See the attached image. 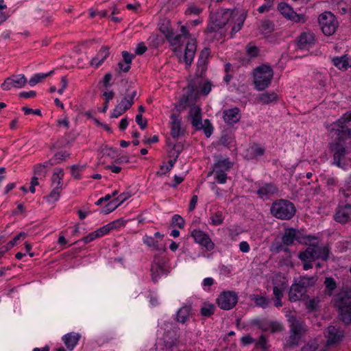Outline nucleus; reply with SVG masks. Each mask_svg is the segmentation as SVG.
<instances>
[{
  "label": "nucleus",
  "mask_w": 351,
  "mask_h": 351,
  "mask_svg": "<svg viewBox=\"0 0 351 351\" xmlns=\"http://www.w3.org/2000/svg\"><path fill=\"white\" fill-rule=\"evenodd\" d=\"M332 303L338 311L339 319L346 325L351 324V289L339 292Z\"/></svg>",
  "instance_id": "1"
},
{
  "label": "nucleus",
  "mask_w": 351,
  "mask_h": 351,
  "mask_svg": "<svg viewBox=\"0 0 351 351\" xmlns=\"http://www.w3.org/2000/svg\"><path fill=\"white\" fill-rule=\"evenodd\" d=\"M333 163L337 167L344 168L346 156L351 152V137L345 135H337L336 142L333 149Z\"/></svg>",
  "instance_id": "2"
},
{
  "label": "nucleus",
  "mask_w": 351,
  "mask_h": 351,
  "mask_svg": "<svg viewBox=\"0 0 351 351\" xmlns=\"http://www.w3.org/2000/svg\"><path fill=\"white\" fill-rule=\"evenodd\" d=\"M189 112V119L195 130H203L206 137H210L213 132V127L209 119H205L204 123L202 118V109L194 104L191 105Z\"/></svg>",
  "instance_id": "3"
},
{
  "label": "nucleus",
  "mask_w": 351,
  "mask_h": 351,
  "mask_svg": "<svg viewBox=\"0 0 351 351\" xmlns=\"http://www.w3.org/2000/svg\"><path fill=\"white\" fill-rule=\"evenodd\" d=\"M238 14V11L230 9L221 10L219 12L212 14L210 22L208 23L206 30L213 33L222 29L230 20Z\"/></svg>",
  "instance_id": "4"
},
{
  "label": "nucleus",
  "mask_w": 351,
  "mask_h": 351,
  "mask_svg": "<svg viewBox=\"0 0 351 351\" xmlns=\"http://www.w3.org/2000/svg\"><path fill=\"white\" fill-rule=\"evenodd\" d=\"M330 254L329 247L326 245L319 246L317 244H310L304 251L300 252L298 258L301 261L321 259L326 261L328 259Z\"/></svg>",
  "instance_id": "5"
},
{
  "label": "nucleus",
  "mask_w": 351,
  "mask_h": 351,
  "mask_svg": "<svg viewBox=\"0 0 351 351\" xmlns=\"http://www.w3.org/2000/svg\"><path fill=\"white\" fill-rule=\"evenodd\" d=\"M270 210L275 217L282 220H289L294 216L295 207L290 201L281 199L272 204Z\"/></svg>",
  "instance_id": "6"
},
{
  "label": "nucleus",
  "mask_w": 351,
  "mask_h": 351,
  "mask_svg": "<svg viewBox=\"0 0 351 351\" xmlns=\"http://www.w3.org/2000/svg\"><path fill=\"white\" fill-rule=\"evenodd\" d=\"M274 76L272 69L263 64L255 69L254 72V84L257 90L261 91L267 88L271 84Z\"/></svg>",
  "instance_id": "7"
},
{
  "label": "nucleus",
  "mask_w": 351,
  "mask_h": 351,
  "mask_svg": "<svg viewBox=\"0 0 351 351\" xmlns=\"http://www.w3.org/2000/svg\"><path fill=\"white\" fill-rule=\"evenodd\" d=\"M318 21L319 26L325 35L331 36L335 32L338 22L330 12H325L321 14Z\"/></svg>",
  "instance_id": "8"
},
{
  "label": "nucleus",
  "mask_w": 351,
  "mask_h": 351,
  "mask_svg": "<svg viewBox=\"0 0 351 351\" xmlns=\"http://www.w3.org/2000/svg\"><path fill=\"white\" fill-rule=\"evenodd\" d=\"M351 121V111L343 114L337 122L331 125L330 132L335 135H345L347 138L351 137V129L348 126V123Z\"/></svg>",
  "instance_id": "9"
},
{
  "label": "nucleus",
  "mask_w": 351,
  "mask_h": 351,
  "mask_svg": "<svg viewBox=\"0 0 351 351\" xmlns=\"http://www.w3.org/2000/svg\"><path fill=\"white\" fill-rule=\"evenodd\" d=\"M126 92L127 95L121 99L113 110L110 116L111 118H118L129 110L134 104V99L137 94L136 90H134L131 93H128V90H127Z\"/></svg>",
  "instance_id": "10"
},
{
  "label": "nucleus",
  "mask_w": 351,
  "mask_h": 351,
  "mask_svg": "<svg viewBox=\"0 0 351 351\" xmlns=\"http://www.w3.org/2000/svg\"><path fill=\"white\" fill-rule=\"evenodd\" d=\"M197 95V86L195 83L190 82L187 86V95H184L178 104L176 106L178 111L181 112L187 106L195 103V97Z\"/></svg>",
  "instance_id": "11"
},
{
  "label": "nucleus",
  "mask_w": 351,
  "mask_h": 351,
  "mask_svg": "<svg viewBox=\"0 0 351 351\" xmlns=\"http://www.w3.org/2000/svg\"><path fill=\"white\" fill-rule=\"evenodd\" d=\"M238 302V297L234 291H223L217 299L218 306L223 310L232 308Z\"/></svg>",
  "instance_id": "12"
},
{
  "label": "nucleus",
  "mask_w": 351,
  "mask_h": 351,
  "mask_svg": "<svg viewBox=\"0 0 351 351\" xmlns=\"http://www.w3.org/2000/svg\"><path fill=\"white\" fill-rule=\"evenodd\" d=\"M27 82L24 75H12L7 77L1 84V88L5 90H9L12 87L16 88H23Z\"/></svg>",
  "instance_id": "13"
},
{
  "label": "nucleus",
  "mask_w": 351,
  "mask_h": 351,
  "mask_svg": "<svg viewBox=\"0 0 351 351\" xmlns=\"http://www.w3.org/2000/svg\"><path fill=\"white\" fill-rule=\"evenodd\" d=\"M191 236L194 238L196 243L205 247L208 250L214 248V243L211 241L209 236L203 231L194 230L191 232Z\"/></svg>",
  "instance_id": "14"
},
{
  "label": "nucleus",
  "mask_w": 351,
  "mask_h": 351,
  "mask_svg": "<svg viewBox=\"0 0 351 351\" xmlns=\"http://www.w3.org/2000/svg\"><path fill=\"white\" fill-rule=\"evenodd\" d=\"M334 218L337 222L341 224L351 221V204L339 207Z\"/></svg>",
  "instance_id": "15"
},
{
  "label": "nucleus",
  "mask_w": 351,
  "mask_h": 351,
  "mask_svg": "<svg viewBox=\"0 0 351 351\" xmlns=\"http://www.w3.org/2000/svg\"><path fill=\"white\" fill-rule=\"evenodd\" d=\"M131 195L129 193H123L120 194L117 198L114 199L108 204H107L102 209L103 214H108L115 210L118 206L127 200Z\"/></svg>",
  "instance_id": "16"
},
{
  "label": "nucleus",
  "mask_w": 351,
  "mask_h": 351,
  "mask_svg": "<svg viewBox=\"0 0 351 351\" xmlns=\"http://www.w3.org/2000/svg\"><path fill=\"white\" fill-rule=\"evenodd\" d=\"M326 337L328 339V344H334L342 340L343 332L336 326H330L327 328Z\"/></svg>",
  "instance_id": "17"
},
{
  "label": "nucleus",
  "mask_w": 351,
  "mask_h": 351,
  "mask_svg": "<svg viewBox=\"0 0 351 351\" xmlns=\"http://www.w3.org/2000/svg\"><path fill=\"white\" fill-rule=\"evenodd\" d=\"M223 118L225 123L228 125H233L237 123L241 119L239 108L235 107L223 110Z\"/></svg>",
  "instance_id": "18"
},
{
  "label": "nucleus",
  "mask_w": 351,
  "mask_h": 351,
  "mask_svg": "<svg viewBox=\"0 0 351 351\" xmlns=\"http://www.w3.org/2000/svg\"><path fill=\"white\" fill-rule=\"evenodd\" d=\"M282 240L286 245H291L295 240L302 243L301 232L295 228H288L285 230Z\"/></svg>",
  "instance_id": "19"
},
{
  "label": "nucleus",
  "mask_w": 351,
  "mask_h": 351,
  "mask_svg": "<svg viewBox=\"0 0 351 351\" xmlns=\"http://www.w3.org/2000/svg\"><path fill=\"white\" fill-rule=\"evenodd\" d=\"M314 34L311 32H304L298 38V45L300 49H308L315 45Z\"/></svg>",
  "instance_id": "20"
},
{
  "label": "nucleus",
  "mask_w": 351,
  "mask_h": 351,
  "mask_svg": "<svg viewBox=\"0 0 351 351\" xmlns=\"http://www.w3.org/2000/svg\"><path fill=\"white\" fill-rule=\"evenodd\" d=\"M109 47L103 46L100 49L97 56L91 60L90 64L95 65L96 67H99L109 56Z\"/></svg>",
  "instance_id": "21"
},
{
  "label": "nucleus",
  "mask_w": 351,
  "mask_h": 351,
  "mask_svg": "<svg viewBox=\"0 0 351 351\" xmlns=\"http://www.w3.org/2000/svg\"><path fill=\"white\" fill-rule=\"evenodd\" d=\"M278 191V189L276 185L271 183H267L258 189L257 194L263 198L276 194Z\"/></svg>",
  "instance_id": "22"
},
{
  "label": "nucleus",
  "mask_w": 351,
  "mask_h": 351,
  "mask_svg": "<svg viewBox=\"0 0 351 351\" xmlns=\"http://www.w3.org/2000/svg\"><path fill=\"white\" fill-rule=\"evenodd\" d=\"M306 292V289L299 287L298 283L293 285L289 290V298L291 302L300 300Z\"/></svg>",
  "instance_id": "23"
},
{
  "label": "nucleus",
  "mask_w": 351,
  "mask_h": 351,
  "mask_svg": "<svg viewBox=\"0 0 351 351\" xmlns=\"http://www.w3.org/2000/svg\"><path fill=\"white\" fill-rule=\"evenodd\" d=\"M171 135L173 138H176L183 134L181 130V121L178 117L173 114L171 117Z\"/></svg>",
  "instance_id": "24"
},
{
  "label": "nucleus",
  "mask_w": 351,
  "mask_h": 351,
  "mask_svg": "<svg viewBox=\"0 0 351 351\" xmlns=\"http://www.w3.org/2000/svg\"><path fill=\"white\" fill-rule=\"evenodd\" d=\"M278 10L282 14L289 19L295 20V17L300 18V16L293 10L292 8L285 2H280L278 4Z\"/></svg>",
  "instance_id": "25"
},
{
  "label": "nucleus",
  "mask_w": 351,
  "mask_h": 351,
  "mask_svg": "<svg viewBox=\"0 0 351 351\" xmlns=\"http://www.w3.org/2000/svg\"><path fill=\"white\" fill-rule=\"evenodd\" d=\"M196 50V45L194 43H188L184 51V61L186 66L191 64V62L194 58L195 53Z\"/></svg>",
  "instance_id": "26"
},
{
  "label": "nucleus",
  "mask_w": 351,
  "mask_h": 351,
  "mask_svg": "<svg viewBox=\"0 0 351 351\" xmlns=\"http://www.w3.org/2000/svg\"><path fill=\"white\" fill-rule=\"evenodd\" d=\"M80 338V335L77 333L71 332L65 335L62 337V340L66 345V348L72 350L75 346L77 344V342Z\"/></svg>",
  "instance_id": "27"
},
{
  "label": "nucleus",
  "mask_w": 351,
  "mask_h": 351,
  "mask_svg": "<svg viewBox=\"0 0 351 351\" xmlns=\"http://www.w3.org/2000/svg\"><path fill=\"white\" fill-rule=\"evenodd\" d=\"M305 324L295 319H293L290 325V332L302 337L306 332Z\"/></svg>",
  "instance_id": "28"
},
{
  "label": "nucleus",
  "mask_w": 351,
  "mask_h": 351,
  "mask_svg": "<svg viewBox=\"0 0 351 351\" xmlns=\"http://www.w3.org/2000/svg\"><path fill=\"white\" fill-rule=\"evenodd\" d=\"M256 101L261 104H267L277 99V95L275 93H264L259 94L256 97Z\"/></svg>",
  "instance_id": "29"
},
{
  "label": "nucleus",
  "mask_w": 351,
  "mask_h": 351,
  "mask_svg": "<svg viewBox=\"0 0 351 351\" xmlns=\"http://www.w3.org/2000/svg\"><path fill=\"white\" fill-rule=\"evenodd\" d=\"M151 271L152 280L154 282H156L158 280L160 274L167 273L163 263H160V261L157 262L156 265L152 267Z\"/></svg>",
  "instance_id": "30"
},
{
  "label": "nucleus",
  "mask_w": 351,
  "mask_h": 351,
  "mask_svg": "<svg viewBox=\"0 0 351 351\" xmlns=\"http://www.w3.org/2000/svg\"><path fill=\"white\" fill-rule=\"evenodd\" d=\"M64 173L62 169H56L51 177L52 184H56L55 187L62 188V180Z\"/></svg>",
  "instance_id": "31"
},
{
  "label": "nucleus",
  "mask_w": 351,
  "mask_h": 351,
  "mask_svg": "<svg viewBox=\"0 0 351 351\" xmlns=\"http://www.w3.org/2000/svg\"><path fill=\"white\" fill-rule=\"evenodd\" d=\"M332 62L339 69L346 70L349 65V57L347 55L341 57H335L332 58Z\"/></svg>",
  "instance_id": "32"
},
{
  "label": "nucleus",
  "mask_w": 351,
  "mask_h": 351,
  "mask_svg": "<svg viewBox=\"0 0 351 351\" xmlns=\"http://www.w3.org/2000/svg\"><path fill=\"white\" fill-rule=\"evenodd\" d=\"M232 167V164L229 159L219 160L214 164L213 171L226 172Z\"/></svg>",
  "instance_id": "33"
},
{
  "label": "nucleus",
  "mask_w": 351,
  "mask_h": 351,
  "mask_svg": "<svg viewBox=\"0 0 351 351\" xmlns=\"http://www.w3.org/2000/svg\"><path fill=\"white\" fill-rule=\"evenodd\" d=\"M317 280V276H301L298 283L299 287H301L302 289L306 290L308 287L313 286L315 284Z\"/></svg>",
  "instance_id": "34"
},
{
  "label": "nucleus",
  "mask_w": 351,
  "mask_h": 351,
  "mask_svg": "<svg viewBox=\"0 0 351 351\" xmlns=\"http://www.w3.org/2000/svg\"><path fill=\"white\" fill-rule=\"evenodd\" d=\"M191 312L189 306H183L177 312V321L182 324L185 323L188 319Z\"/></svg>",
  "instance_id": "35"
},
{
  "label": "nucleus",
  "mask_w": 351,
  "mask_h": 351,
  "mask_svg": "<svg viewBox=\"0 0 351 351\" xmlns=\"http://www.w3.org/2000/svg\"><path fill=\"white\" fill-rule=\"evenodd\" d=\"M250 298L256 306L263 308H267L269 304V300L268 299L259 295L253 294L250 295Z\"/></svg>",
  "instance_id": "36"
},
{
  "label": "nucleus",
  "mask_w": 351,
  "mask_h": 351,
  "mask_svg": "<svg viewBox=\"0 0 351 351\" xmlns=\"http://www.w3.org/2000/svg\"><path fill=\"white\" fill-rule=\"evenodd\" d=\"M326 287V292L328 295H331L334 290L337 288V283L333 278L326 277L324 282Z\"/></svg>",
  "instance_id": "37"
},
{
  "label": "nucleus",
  "mask_w": 351,
  "mask_h": 351,
  "mask_svg": "<svg viewBox=\"0 0 351 351\" xmlns=\"http://www.w3.org/2000/svg\"><path fill=\"white\" fill-rule=\"evenodd\" d=\"M245 19V16L243 14H241L238 16L234 22V25L232 28L230 33L231 37H233V36L241 29Z\"/></svg>",
  "instance_id": "38"
},
{
  "label": "nucleus",
  "mask_w": 351,
  "mask_h": 351,
  "mask_svg": "<svg viewBox=\"0 0 351 351\" xmlns=\"http://www.w3.org/2000/svg\"><path fill=\"white\" fill-rule=\"evenodd\" d=\"M223 214L222 211H217L213 213H211L210 220L211 224L213 226H219L223 223Z\"/></svg>",
  "instance_id": "39"
},
{
  "label": "nucleus",
  "mask_w": 351,
  "mask_h": 351,
  "mask_svg": "<svg viewBox=\"0 0 351 351\" xmlns=\"http://www.w3.org/2000/svg\"><path fill=\"white\" fill-rule=\"evenodd\" d=\"M143 241L148 247H153L154 249L157 250H165V246H160L158 242L155 241L154 239L152 237L145 236Z\"/></svg>",
  "instance_id": "40"
},
{
  "label": "nucleus",
  "mask_w": 351,
  "mask_h": 351,
  "mask_svg": "<svg viewBox=\"0 0 351 351\" xmlns=\"http://www.w3.org/2000/svg\"><path fill=\"white\" fill-rule=\"evenodd\" d=\"M215 309V306L214 304L205 303L200 309V313L203 316L210 317L214 313Z\"/></svg>",
  "instance_id": "41"
},
{
  "label": "nucleus",
  "mask_w": 351,
  "mask_h": 351,
  "mask_svg": "<svg viewBox=\"0 0 351 351\" xmlns=\"http://www.w3.org/2000/svg\"><path fill=\"white\" fill-rule=\"evenodd\" d=\"M53 71L47 73H45V74H41V73H38V74H36L34 77H32L29 80V84L31 86H34V85H36V84L40 82L43 80H44L45 78H46L47 77L51 75L52 73H53Z\"/></svg>",
  "instance_id": "42"
},
{
  "label": "nucleus",
  "mask_w": 351,
  "mask_h": 351,
  "mask_svg": "<svg viewBox=\"0 0 351 351\" xmlns=\"http://www.w3.org/2000/svg\"><path fill=\"white\" fill-rule=\"evenodd\" d=\"M245 49L247 56L250 58L257 57L260 51L259 49L251 43L247 45Z\"/></svg>",
  "instance_id": "43"
},
{
  "label": "nucleus",
  "mask_w": 351,
  "mask_h": 351,
  "mask_svg": "<svg viewBox=\"0 0 351 351\" xmlns=\"http://www.w3.org/2000/svg\"><path fill=\"white\" fill-rule=\"evenodd\" d=\"M301 338L302 337L294 334H291V332H290V335L287 341V346L289 348H295V346L299 345Z\"/></svg>",
  "instance_id": "44"
},
{
  "label": "nucleus",
  "mask_w": 351,
  "mask_h": 351,
  "mask_svg": "<svg viewBox=\"0 0 351 351\" xmlns=\"http://www.w3.org/2000/svg\"><path fill=\"white\" fill-rule=\"evenodd\" d=\"M184 38H185L183 36L182 34H178L175 35L174 32H173L170 36L168 38L167 40L171 45L177 46L179 45L182 42H183V40Z\"/></svg>",
  "instance_id": "45"
},
{
  "label": "nucleus",
  "mask_w": 351,
  "mask_h": 351,
  "mask_svg": "<svg viewBox=\"0 0 351 351\" xmlns=\"http://www.w3.org/2000/svg\"><path fill=\"white\" fill-rule=\"evenodd\" d=\"M62 188L54 187V189L51 191L49 195L45 197L47 202H56L60 197V194Z\"/></svg>",
  "instance_id": "46"
},
{
  "label": "nucleus",
  "mask_w": 351,
  "mask_h": 351,
  "mask_svg": "<svg viewBox=\"0 0 351 351\" xmlns=\"http://www.w3.org/2000/svg\"><path fill=\"white\" fill-rule=\"evenodd\" d=\"M319 348V344L316 340H311L304 344L302 348L301 351H315Z\"/></svg>",
  "instance_id": "47"
},
{
  "label": "nucleus",
  "mask_w": 351,
  "mask_h": 351,
  "mask_svg": "<svg viewBox=\"0 0 351 351\" xmlns=\"http://www.w3.org/2000/svg\"><path fill=\"white\" fill-rule=\"evenodd\" d=\"M197 67V75L199 76H202L207 69V60L199 58Z\"/></svg>",
  "instance_id": "48"
},
{
  "label": "nucleus",
  "mask_w": 351,
  "mask_h": 351,
  "mask_svg": "<svg viewBox=\"0 0 351 351\" xmlns=\"http://www.w3.org/2000/svg\"><path fill=\"white\" fill-rule=\"evenodd\" d=\"M159 29L165 36L167 40L173 32V29L169 27V21L162 23L160 25Z\"/></svg>",
  "instance_id": "49"
},
{
  "label": "nucleus",
  "mask_w": 351,
  "mask_h": 351,
  "mask_svg": "<svg viewBox=\"0 0 351 351\" xmlns=\"http://www.w3.org/2000/svg\"><path fill=\"white\" fill-rule=\"evenodd\" d=\"M34 173L37 177H45L47 173V169H45V166L41 165V164H37L34 167Z\"/></svg>",
  "instance_id": "50"
},
{
  "label": "nucleus",
  "mask_w": 351,
  "mask_h": 351,
  "mask_svg": "<svg viewBox=\"0 0 351 351\" xmlns=\"http://www.w3.org/2000/svg\"><path fill=\"white\" fill-rule=\"evenodd\" d=\"M176 161V158H174L173 160H170L168 162L169 165H167L166 167H165L164 165L160 166V170L162 171H158L156 173V175L158 176H160L166 173L167 172L169 171L172 169V167H173Z\"/></svg>",
  "instance_id": "51"
},
{
  "label": "nucleus",
  "mask_w": 351,
  "mask_h": 351,
  "mask_svg": "<svg viewBox=\"0 0 351 351\" xmlns=\"http://www.w3.org/2000/svg\"><path fill=\"white\" fill-rule=\"evenodd\" d=\"M233 141V138L231 134H223L219 141V144L226 147H228Z\"/></svg>",
  "instance_id": "52"
},
{
  "label": "nucleus",
  "mask_w": 351,
  "mask_h": 351,
  "mask_svg": "<svg viewBox=\"0 0 351 351\" xmlns=\"http://www.w3.org/2000/svg\"><path fill=\"white\" fill-rule=\"evenodd\" d=\"M172 226H177L179 228H183L184 226V219L179 215H174L172 217Z\"/></svg>",
  "instance_id": "53"
},
{
  "label": "nucleus",
  "mask_w": 351,
  "mask_h": 351,
  "mask_svg": "<svg viewBox=\"0 0 351 351\" xmlns=\"http://www.w3.org/2000/svg\"><path fill=\"white\" fill-rule=\"evenodd\" d=\"M26 237V234L25 232H21L18 235H16L12 240H11L5 247H8V250H10L12 247H13L16 242L21 239V238L25 239Z\"/></svg>",
  "instance_id": "54"
},
{
  "label": "nucleus",
  "mask_w": 351,
  "mask_h": 351,
  "mask_svg": "<svg viewBox=\"0 0 351 351\" xmlns=\"http://www.w3.org/2000/svg\"><path fill=\"white\" fill-rule=\"evenodd\" d=\"M69 156V154H68L67 152H58L56 153L53 159V161L58 164L59 163L60 161H62V160H65L66 158H68Z\"/></svg>",
  "instance_id": "55"
},
{
  "label": "nucleus",
  "mask_w": 351,
  "mask_h": 351,
  "mask_svg": "<svg viewBox=\"0 0 351 351\" xmlns=\"http://www.w3.org/2000/svg\"><path fill=\"white\" fill-rule=\"evenodd\" d=\"M202 11V9L195 5H190L186 10L185 13L186 14H195V15H198Z\"/></svg>",
  "instance_id": "56"
},
{
  "label": "nucleus",
  "mask_w": 351,
  "mask_h": 351,
  "mask_svg": "<svg viewBox=\"0 0 351 351\" xmlns=\"http://www.w3.org/2000/svg\"><path fill=\"white\" fill-rule=\"evenodd\" d=\"M271 328L272 332L281 331L283 327L281 324L276 322H271L268 324V329Z\"/></svg>",
  "instance_id": "57"
},
{
  "label": "nucleus",
  "mask_w": 351,
  "mask_h": 351,
  "mask_svg": "<svg viewBox=\"0 0 351 351\" xmlns=\"http://www.w3.org/2000/svg\"><path fill=\"white\" fill-rule=\"evenodd\" d=\"M83 169H84V167L80 166L78 165H75L71 166V174H72L73 177L77 180L80 179V174L76 171H82Z\"/></svg>",
  "instance_id": "58"
},
{
  "label": "nucleus",
  "mask_w": 351,
  "mask_h": 351,
  "mask_svg": "<svg viewBox=\"0 0 351 351\" xmlns=\"http://www.w3.org/2000/svg\"><path fill=\"white\" fill-rule=\"evenodd\" d=\"M216 172L215 178L220 184H223L226 182L227 175L225 172L215 171Z\"/></svg>",
  "instance_id": "59"
},
{
  "label": "nucleus",
  "mask_w": 351,
  "mask_h": 351,
  "mask_svg": "<svg viewBox=\"0 0 351 351\" xmlns=\"http://www.w3.org/2000/svg\"><path fill=\"white\" fill-rule=\"evenodd\" d=\"M136 121L140 126L141 129L144 130L147 127V119H145L144 121L143 120V115L141 114H136Z\"/></svg>",
  "instance_id": "60"
},
{
  "label": "nucleus",
  "mask_w": 351,
  "mask_h": 351,
  "mask_svg": "<svg viewBox=\"0 0 351 351\" xmlns=\"http://www.w3.org/2000/svg\"><path fill=\"white\" fill-rule=\"evenodd\" d=\"M252 323L254 325L257 326L258 327V328H260L264 331L268 330V324H267L263 321H261L260 319H254V320H252Z\"/></svg>",
  "instance_id": "61"
},
{
  "label": "nucleus",
  "mask_w": 351,
  "mask_h": 351,
  "mask_svg": "<svg viewBox=\"0 0 351 351\" xmlns=\"http://www.w3.org/2000/svg\"><path fill=\"white\" fill-rule=\"evenodd\" d=\"M22 110L24 112L25 114L27 115L29 114H34L38 116H41V111L39 109H32L28 107L24 106L22 108Z\"/></svg>",
  "instance_id": "62"
},
{
  "label": "nucleus",
  "mask_w": 351,
  "mask_h": 351,
  "mask_svg": "<svg viewBox=\"0 0 351 351\" xmlns=\"http://www.w3.org/2000/svg\"><path fill=\"white\" fill-rule=\"evenodd\" d=\"M262 29L263 31L270 32L274 29V25L270 21L266 20L262 23Z\"/></svg>",
  "instance_id": "63"
},
{
  "label": "nucleus",
  "mask_w": 351,
  "mask_h": 351,
  "mask_svg": "<svg viewBox=\"0 0 351 351\" xmlns=\"http://www.w3.org/2000/svg\"><path fill=\"white\" fill-rule=\"evenodd\" d=\"M122 56L123 58V61L126 64H130L133 58L134 57V55L128 53L126 51H123L122 52Z\"/></svg>",
  "instance_id": "64"
}]
</instances>
